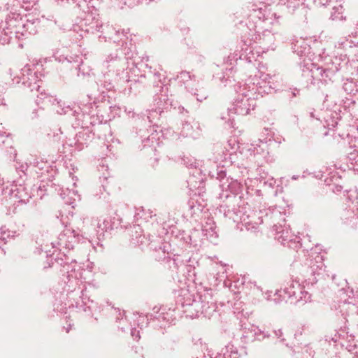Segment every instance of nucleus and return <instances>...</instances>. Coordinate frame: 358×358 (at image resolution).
<instances>
[{
    "mask_svg": "<svg viewBox=\"0 0 358 358\" xmlns=\"http://www.w3.org/2000/svg\"><path fill=\"white\" fill-rule=\"evenodd\" d=\"M340 180L341 178L335 173L332 176L327 178L324 181L330 190L334 193H338L343 189V186L339 183Z\"/></svg>",
    "mask_w": 358,
    "mask_h": 358,
    "instance_id": "16",
    "label": "nucleus"
},
{
    "mask_svg": "<svg viewBox=\"0 0 358 358\" xmlns=\"http://www.w3.org/2000/svg\"><path fill=\"white\" fill-rule=\"evenodd\" d=\"M21 76H18L13 79L15 83L22 84L29 89L31 92H36V94L41 92L42 87V81L38 79L36 72H34L29 65H26L21 69Z\"/></svg>",
    "mask_w": 358,
    "mask_h": 358,
    "instance_id": "5",
    "label": "nucleus"
},
{
    "mask_svg": "<svg viewBox=\"0 0 358 358\" xmlns=\"http://www.w3.org/2000/svg\"><path fill=\"white\" fill-rule=\"evenodd\" d=\"M331 0H314V2L321 6H325L330 3Z\"/></svg>",
    "mask_w": 358,
    "mask_h": 358,
    "instance_id": "32",
    "label": "nucleus"
},
{
    "mask_svg": "<svg viewBox=\"0 0 358 358\" xmlns=\"http://www.w3.org/2000/svg\"><path fill=\"white\" fill-rule=\"evenodd\" d=\"M283 2L292 12H294L304 5L305 0H283Z\"/></svg>",
    "mask_w": 358,
    "mask_h": 358,
    "instance_id": "24",
    "label": "nucleus"
},
{
    "mask_svg": "<svg viewBox=\"0 0 358 358\" xmlns=\"http://www.w3.org/2000/svg\"><path fill=\"white\" fill-rule=\"evenodd\" d=\"M161 310L162 312L159 314L158 317H157V319L158 320H166L167 322H169V318H167L165 315H164V310H165V308H161Z\"/></svg>",
    "mask_w": 358,
    "mask_h": 358,
    "instance_id": "34",
    "label": "nucleus"
},
{
    "mask_svg": "<svg viewBox=\"0 0 358 358\" xmlns=\"http://www.w3.org/2000/svg\"><path fill=\"white\" fill-rule=\"evenodd\" d=\"M235 87H236V85ZM255 90V87L250 90V87L246 84L237 85V89H236V93L238 94L237 97H240V99L253 98Z\"/></svg>",
    "mask_w": 358,
    "mask_h": 358,
    "instance_id": "17",
    "label": "nucleus"
},
{
    "mask_svg": "<svg viewBox=\"0 0 358 358\" xmlns=\"http://www.w3.org/2000/svg\"><path fill=\"white\" fill-rule=\"evenodd\" d=\"M52 97L43 91H41L36 94V103L40 106L41 108H44V106L48 105L51 102Z\"/></svg>",
    "mask_w": 358,
    "mask_h": 358,
    "instance_id": "20",
    "label": "nucleus"
},
{
    "mask_svg": "<svg viewBox=\"0 0 358 358\" xmlns=\"http://www.w3.org/2000/svg\"><path fill=\"white\" fill-rule=\"evenodd\" d=\"M8 187L5 189L4 184L2 182V179L0 178V196H3L7 193Z\"/></svg>",
    "mask_w": 358,
    "mask_h": 358,
    "instance_id": "31",
    "label": "nucleus"
},
{
    "mask_svg": "<svg viewBox=\"0 0 358 358\" xmlns=\"http://www.w3.org/2000/svg\"><path fill=\"white\" fill-rule=\"evenodd\" d=\"M243 9L244 14L248 16V22L241 36V41L245 46L241 48V51L246 53L250 46L261 41V34L264 31L263 22L273 19L278 20L280 16H277L268 5L262 1L256 3L253 0L250 1Z\"/></svg>",
    "mask_w": 358,
    "mask_h": 358,
    "instance_id": "1",
    "label": "nucleus"
},
{
    "mask_svg": "<svg viewBox=\"0 0 358 358\" xmlns=\"http://www.w3.org/2000/svg\"><path fill=\"white\" fill-rule=\"evenodd\" d=\"M292 96L293 97H295L297 95L299 94V90H296V89H294L292 92Z\"/></svg>",
    "mask_w": 358,
    "mask_h": 358,
    "instance_id": "37",
    "label": "nucleus"
},
{
    "mask_svg": "<svg viewBox=\"0 0 358 358\" xmlns=\"http://www.w3.org/2000/svg\"><path fill=\"white\" fill-rule=\"evenodd\" d=\"M129 236V245L131 247H138L143 245L146 238L143 234V230L139 226H134L128 231Z\"/></svg>",
    "mask_w": 358,
    "mask_h": 358,
    "instance_id": "13",
    "label": "nucleus"
},
{
    "mask_svg": "<svg viewBox=\"0 0 358 358\" xmlns=\"http://www.w3.org/2000/svg\"><path fill=\"white\" fill-rule=\"evenodd\" d=\"M108 62H109V60H108V59H106V60L105 61V63L106 64V67H107V68H108V67H109Z\"/></svg>",
    "mask_w": 358,
    "mask_h": 358,
    "instance_id": "43",
    "label": "nucleus"
},
{
    "mask_svg": "<svg viewBox=\"0 0 358 358\" xmlns=\"http://www.w3.org/2000/svg\"><path fill=\"white\" fill-rule=\"evenodd\" d=\"M155 134H152L150 136H149L145 141H144V146L149 145L147 143L151 141L152 145L150 146H153V140L155 139V137L154 136Z\"/></svg>",
    "mask_w": 358,
    "mask_h": 358,
    "instance_id": "33",
    "label": "nucleus"
},
{
    "mask_svg": "<svg viewBox=\"0 0 358 358\" xmlns=\"http://www.w3.org/2000/svg\"><path fill=\"white\" fill-rule=\"evenodd\" d=\"M265 218L267 222L273 224V230L275 231V239L284 245L291 247L292 243H299L296 241L299 237L294 235L290 229L285 226V218L279 210L268 209L265 213Z\"/></svg>",
    "mask_w": 358,
    "mask_h": 358,
    "instance_id": "2",
    "label": "nucleus"
},
{
    "mask_svg": "<svg viewBox=\"0 0 358 358\" xmlns=\"http://www.w3.org/2000/svg\"><path fill=\"white\" fill-rule=\"evenodd\" d=\"M113 223L108 217L101 218L97 222V234H103L104 232L113 229Z\"/></svg>",
    "mask_w": 358,
    "mask_h": 358,
    "instance_id": "19",
    "label": "nucleus"
},
{
    "mask_svg": "<svg viewBox=\"0 0 358 358\" xmlns=\"http://www.w3.org/2000/svg\"><path fill=\"white\" fill-rule=\"evenodd\" d=\"M23 18L20 14L11 13L8 15L6 20V29L10 34H15L17 38H18L20 32L24 30Z\"/></svg>",
    "mask_w": 358,
    "mask_h": 358,
    "instance_id": "11",
    "label": "nucleus"
},
{
    "mask_svg": "<svg viewBox=\"0 0 358 358\" xmlns=\"http://www.w3.org/2000/svg\"><path fill=\"white\" fill-rule=\"evenodd\" d=\"M21 233L22 230L16 224L3 225L0 228V241L5 244L8 240L18 237Z\"/></svg>",
    "mask_w": 358,
    "mask_h": 358,
    "instance_id": "12",
    "label": "nucleus"
},
{
    "mask_svg": "<svg viewBox=\"0 0 358 358\" xmlns=\"http://www.w3.org/2000/svg\"><path fill=\"white\" fill-rule=\"evenodd\" d=\"M349 144L351 148L355 149L354 151L356 152V153H358V149L357 148H358V139L355 138L354 139H351V141L349 142Z\"/></svg>",
    "mask_w": 358,
    "mask_h": 358,
    "instance_id": "29",
    "label": "nucleus"
},
{
    "mask_svg": "<svg viewBox=\"0 0 358 358\" xmlns=\"http://www.w3.org/2000/svg\"><path fill=\"white\" fill-rule=\"evenodd\" d=\"M181 77L184 76L185 78H190V75L189 72L182 71L180 73Z\"/></svg>",
    "mask_w": 358,
    "mask_h": 358,
    "instance_id": "36",
    "label": "nucleus"
},
{
    "mask_svg": "<svg viewBox=\"0 0 358 358\" xmlns=\"http://www.w3.org/2000/svg\"><path fill=\"white\" fill-rule=\"evenodd\" d=\"M301 287L302 286L299 281L289 280L284 287L283 292L286 295L285 296L294 299Z\"/></svg>",
    "mask_w": 358,
    "mask_h": 358,
    "instance_id": "15",
    "label": "nucleus"
},
{
    "mask_svg": "<svg viewBox=\"0 0 358 358\" xmlns=\"http://www.w3.org/2000/svg\"><path fill=\"white\" fill-rule=\"evenodd\" d=\"M312 42H313L314 44L317 43L316 40H312L311 38L302 37L294 40L292 43L293 52L301 57H304L303 66L304 65L305 60L312 62L314 59L315 52H313V48L310 45Z\"/></svg>",
    "mask_w": 358,
    "mask_h": 358,
    "instance_id": "7",
    "label": "nucleus"
},
{
    "mask_svg": "<svg viewBox=\"0 0 358 358\" xmlns=\"http://www.w3.org/2000/svg\"><path fill=\"white\" fill-rule=\"evenodd\" d=\"M195 95L196 96V99L199 101H201L203 99H206V96H203L201 98H199L198 96V94H195Z\"/></svg>",
    "mask_w": 358,
    "mask_h": 358,
    "instance_id": "40",
    "label": "nucleus"
},
{
    "mask_svg": "<svg viewBox=\"0 0 358 358\" xmlns=\"http://www.w3.org/2000/svg\"><path fill=\"white\" fill-rule=\"evenodd\" d=\"M324 266L323 257L320 254L311 255L306 259L301 274L308 285H313L317 282L316 275L321 273Z\"/></svg>",
    "mask_w": 358,
    "mask_h": 358,
    "instance_id": "4",
    "label": "nucleus"
},
{
    "mask_svg": "<svg viewBox=\"0 0 358 358\" xmlns=\"http://www.w3.org/2000/svg\"><path fill=\"white\" fill-rule=\"evenodd\" d=\"M23 31L20 32L18 38L20 39L23 37H27L29 35L36 34L37 33V25L38 22L29 20L28 19L23 18Z\"/></svg>",
    "mask_w": 358,
    "mask_h": 358,
    "instance_id": "14",
    "label": "nucleus"
},
{
    "mask_svg": "<svg viewBox=\"0 0 358 358\" xmlns=\"http://www.w3.org/2000/svg\"><path fill=\"white\" fill-rule=\"evenodd\" d=\"M343 11L344 8L341 5L333 7L331 19L333 20H345L346 17L343 15Z\"/></svg>",
    "mask_w": 358,
    "mask_h": 358,
    "instance_id": "21",
    "label": "nucleus"
},
{
    "mask_svg": "<svg viewBox=\"0 0 358 358\" xmlns=\"http://www.w3.org/2000/svg\"><path fill=\"white\" fill-rule=\"evenodd\" d=\"M131 335L134 338V340L138 341L141 338L140 331L136 329H132L131 331Z\"/></svg>",
    "mask_w": 358,
    "mask_h": 358,
    "instance_id": "30",
    "label": "nucleus"
},
{
    "mask_svg": "<svg viewBox=\"0 0 358 358\" xmlns=\"http://www.w3.org/2000/svg\"><path fill=\"white\" fill-rule=\"evenodd\" d=\"M102 186L103 189L107 192L110 193L115 187L116 186V182L113 177L112 176H104L102 179Z\"/></svg>",
    "mask_w": 358,
    "mask_h": 358,
    "instance_id": "22",
    "label": "nucleus"
},
{
    "mask_svg": "<svg viewBox=\"0 0 358 358\" xmlns=\"http://www.w3.org/2000/svg\"><path fill=\"white\" fill-rule=\"evenodd\" d=\"M355 34H356V36H358V24L357 25V27H356Z\"/></svg>",
    "mask_w": 358,
    "mask_h": 358,
    "instance_id": "44",
    "label": "nucleus"
},
{
    "mask_svg": "<svg viewBox=\"0 0 358 358\" xmlns=\"http://www.w3.org/2000/svg\"><path fill=\"white\" fill-rule=\"evenodd\" d=\"M153 162L154 163H157L158 159L157 158H154Z\"/></svg>",
    "mask_w": 358,
    "mask_h": 358,
    "instance_id": "45",
    "label": "nucleus"
},
{
    "mask_svg": "<svg viewBox=\"0 0 358 358\" xmlns=\"http://www.w3.org/2000/svg\"><path fill=\"white\" fill-rule=\"evenodd\" d=\"M1 243H3V242H2L1 241H0V244H1Z\"/></svg>",
    "mask_w": 358,
    "mask_h": 358,
    "instance_id": "49",
    "label": "nucleus"
},
{
    "mask_svg": "<svg viewBox=\"0 0 358 358\" xmlns=\"http://www.w3.org/2000/svg\"><path fill=\"white\" fill-rule=\"evenodd\" d=\"M294 299L296 301H302V302H308L311 299V294L305 289L304 287H302L299 292H297L296 295L294 296Z\"/></svg>",
    "mask_w": 358,
    "mask_h": 358,
    "instance_id": "23",
    "label": "nucleus"
},
{
    "mask_svg": "<svg viewBox=\"0 0 358 358\" xmlns=\"http://www.w3.org/2000/svg\"><path fill=\"white\" fill-rule=\"evenodd\" d=\"M12 138L9 134L6 131H0V147L6 146V148L11 147Z\"/></svg>",
    "mask_w": 358,
    "mask_h": 358,
    "instance_id": "25",
    "label": "nucleus"
},
{
    "mask_svg": "<svg viewBox=\"0 0 358 358\" xmlns=\"http://www.w3.org/2000/svg\"><path fill=\"white\" fill-rule=\"evenodd\" d=\"M263 214L262 210L249 209L242 214L240 220L247 230L256 229L263 222Z\"/></svg>",
    "mask_w": 358,
    "mask_h": 358,
    "instance_id": "9",
    "label": "nucleus"
},
{
    "mask_svg": "<svg viewBox=\"0 0 358 358\" xmlns=\"http://www.w3.org/2000/svg\"><path fill=\"white\" fill-rule=\"evenodd\" d=\"M115 59H116V57H115V58L114 57H111L110 60Z\"/></svg>",
    "mask_w": 358,
    "mask_h": 358,
    "instance_id": "47",
    "label": "nucleus"
},
{
    "mask_svg": "<svg viewBox=\"0 0 358 358\" xmlns=\"http://www.w3.org/2000/svg\"><path fill=\"white\" fill-rule=\"evenodd\" d=\"M256 107V100L255 98H243L236 97L232 109L229 110V113L237 114L239 115H248L251 110H255Z\"/></svg>",
    "mask_w": 358,
    "mask_h": 358,
    "instance_id": "10",
    "label": "nucleus"
},
{
    "mask_svg": "<svg viewBox=\"0 0 358 358\" xmlns=\"http://www.w3.org/2000/svg\"><path fill=\"white\" fill-rule=\"evenodd\" d=\"M344 196L346 197L347 203L339 213L340 218L344 224L354 223V221L357 220L358 210V202L355 201L357 198V193L355 191L348 190L345 192Z\"/></svg>",
    "mask_w": 358,
    "mask_h": 358,
    "instance_id": "6",
    "label": "nucleus"
},
{
    "mask_svg": "<svg viewBox=\"0 0 358 358\" xmlns=\"http://www.w3.org/2000/svg\"><path fill=\"white\" fill-rule=\"evenodd\" d=\"M59 254H57L56 256L55 254L47 255L46 260L43 262V267L44 269H47L54 266L55 264H57L60 266H63L64 264V259L62 257H59Z\"/></svg>",
    "mask_w": 358,
    "mask_h": 358,
    "instance_id": "18",
    "label": "nucleus"
},
{
    "mask_svg": "<svg viewBox=\"0 0 358 358\" xmlns=\"http://www.w3.org/2000/svg\"><path fill=\"white\" fill-rule=\"evenodd\" d=\"M235 55H236V56H238V57L241 59V57H242V55H243V53H241V52H240L239 54L236 53Z\"/></svg>",
    "mask_w": 358,
    "mask_h": 358,
    "instance_id": "42",
    "label": "nucleus"
},
{
    "mask_svg": "<svg viewBox=\"0 0 358 358\" xmlns=\"http://www.w3.org/2000/svg\"><path fill=\"white\" fill-rule=\"evenodd\" d=\"M187 204L192 216L201 210V206L193 199H189Z\"/></svg>",
    "mask_w": 358,
    "mask_h": 358,
    "instance_id": "26",
    "label": "nucleus"
},
{
    "mask_svg": "<svg viewBox=\"0 0 358 358\" xmlns=\"http://www.w3.org/2000/svg\"><path fill=\"white\" fill-rule=\"evenodd\" d=\"M66 319H68V317H66ZM69 321H71V320L69 318V320L66 322H69Z\"/></svg>",
    "mask_w": 358,
    "mask_h": 358,
    "instance_id": "46",
    "label": "nucleus"
},
{
    "mask_svg": "<svg viewBox=\"0 0 358 358\" xmlns=\"http://www.w3.org/2000/svg\"><path fill=\"white\" fill-rule=\"evenodd\" d=\"M281 340L282 341H285V338H282Z\"/></svg>",
    "mask_w": 358,
    "mask_h": 358,
    "instance_id": "48",
    "label": "nucleus"
},
{
    "mask_svg": "<svg viewBox=\"0 0 358 358\" xmlns=\"http://www.w3.org/2000/svg\"><path fill=\"white\" fill-rule=\"evenodd\" d=\"M170 244L166 242H163L159 247V248H155L156 252H162L164 255L163 259L166 257V255L169 254ZM159 259H162V257H157Z\"/></svg>",
    "mask_w": 358,
    "mask_h": 358,
    "instance_id": "27",
    "label": "nucleus"
},
{
    "mask_svg": "<svg viewBox=\"0 0 358 358\" xmlns=\"http://www.w3.org/2000/svg\"><path fill=\"white\" fill-rule=\"evenodd\" d=\"M183 306L185 307V312L191 317H198L202 315L210 318L217 308V303L209 294L201 295L199 299H194L192 303Z\"/></svg>",
    "mask_w": 358,
    "mask_h": 358,
    "instance_id": "3",
    "label": "nucleus"
},
{
    "mask_svg": "<svg viewBox=\"0 0 358 358\" xmlns=\"http://www.w3.org/2000/svg\"><path fill=\"white\" fill-rule=\"evenodd\" d=\"M19 2L22 3H30L32 0H17Z\"/></svg>",
    "mask_w": 358,
    "mask_h": 358,
    "instance_id": "41",
    "label": "nucleus"
},
{
    "mask_svg": "<svg viewBox=\"0 0 358 358\" xmlns=\"http://www.w3.org/2000/svg\"><path fill=\"white\" fill-rule=\"evenodd\" d=\"M73 327V324L71 322V321H69V324H67V327H64V329H65V331L66 333H69L70 330Z\"/></svg>",
    "mask_w": 358,
    "mask_h": 358,
    "instance_id": "35",
    "label": "nucleus"
},
{
    "mask_svg": "<svg viewBox=\"0 0 358 358\" xmlns=\"http://www.w3.org/2000/svg\"><path fill=\"white\" fill-rule=\"evenodd\" d=\"M350 43L351 42L348 39H343L341 41H338L336 43V47L338 48H346L347 46L351 47Z\"/></svg>",
    "mask_w": 358,
    "mask_h": 358,
    "instance_id": "28",
    "label": "nucleus"
},
{
    "mask_svg": "<svg viewBox=\"0 0 358 358\" xmlns=\"http://www.w3.org/2000/svg\"><path fill=\"white\" fill-rule=\"evenodd\" d=\"M275 333L278 338H281L282 336V332L281 329H279L278 331H275Z\"/></svg>",
    "mask_w": 358,
    "mask_h": 358,
    "instance_id": "38",
    "label": "nucleus"
},
{
    "mask_svg": "<svg viewBox=\"0 0 358 358\" xmlns=\"http://www.w3.org/2000/svg\"><path fill=\"white\" fill-rule=\"evenodd\" d=\"M34 165H35L36 166H38V167H39V169H43V166H39V162H38V160H35V161H34Z\"/></svg>",
    "mask_w": 358,
    "mask_h": 358,
    "instance_id": "39",
    "label": "nucleus"
},
{
    "mask_svg": "<svg viewBox=\"0 0 358 358\" xmlns=\"http://www.w3.org/2000/svg\"><path fill=\"white\" fill-rule=\"evenodd\" d=\"M306 70L311 73V77L313 80L324 83H327L328 81L331 80L332 76L334 75L333 70L321 67L313 62H309L305 60L303 71Z\"/></svg>",
    "mask_w": 358,
    "mask_h": 358,
    "instance_id": "8",
    "label": "nucleus"
}]
</instances>
